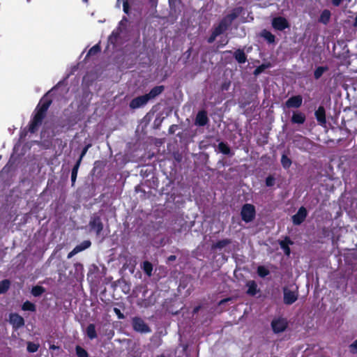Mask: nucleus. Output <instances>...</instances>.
Segmentation results:
<instances>
[{
	"mask_svg": "<svg viewBox=\"0 0 357 357\" xmlns=\"http://www.w3.org/2000/svg\"><path fill=\"white\" fill-rule=\"evenodd\" d=\"M22 309L24 311L35 312L36 310V305L29 301H25L22 306Z\"/></svg>",
	"mask_w": 357,
	"mask_h": 357,
	"instance_id": "obj_33",
	"label": "nucleus"
},
{
	"mask_svg": "<svg viewBox=\"0 0 357 357\" xmlns=\"http://www.w3.org/2000/svg\"><path fill=\"white\" fill-rule=\"evenodd\" d=\"M294 243L289 236L285 238L279 242L281 249L284 251V253L287 256H289L291 253V249L289 245H292Z\"/></svg>",
	"mask_w": 357,
	"mask_h": 357,
	"instance_id": "obj_17",
	"label": "nucleus"
},
{
	"mask_svg": "<svg viewBox=\"0 0 357 357\" xmlns=\"http://www.w3.org/2000/svg\"><path fill=\"white\" fill-rule=\"evenodd\" d=\"M143 271L144 272L148 275L151 276L152 275V271H153V265L151 262L148 261H145L143 263Z\"/></svg>",
	"mask_w": 357,
	"mask_h": 357,
	"instance_id": "obj_32",
	"label": "nucleus"
},
{
	"mask_svg": "<svg viewBox=\"0 0 357 357\" xmlns=\"http://www.w3.org/2000/svg\"><path fill=\"white\" fill-rule=\"evenodd\" d=\"M271 328L274 333H280L284 332L288 327V322L286 319L278 317L271 321Z\"/></svg>",
	"mask_w": 357,
	"mask_h": 357,
	"instance_id": "obj_5",
	"label": "nucleus"
},
{
	"mask_svg": "<svg viewBox=\"0 0 357 357\" xmlns=\"http://www.w3.org/2000/svg\"><path fill=\"white\" fill-rule=\"evenodd\" d=\"M231 243V240L229 238H224L213 243L211 245V250L215 251L217 250H222L226 246Z\"/></svg>",
	"mask_w": 357,
	"mask_h": 357,
	"instance_id": "obj_19",
	"label": "nucleus"
},
{
	"mask_svg": "<svg viewBox=\"0 0 357 357\" xmlns=\"http://www.w3.org/2000/svg\"><path fill=\"white\" fill-rule=\"evenodd\" d=\"M229 86V83L227 84V83H223L221 86V89L222 91H227L228 90V88Z\"/></svg>",
	"mask_w": 357,
	"mask_h": 357,
	"instance_id": "obj_48",
	"label": "nucleus"
},
{
	"mask_svg": "<svg viewBox=\"0 0 357 357\" xmlns=\"http://www.w3.org/2000/svg\"><path fill=\"white\" fill-rule=\"evenodd\" d=\"M217 37H218V36L216 34H214V32L212 31L211 34L208 38V40H207L208 43H213Z\"/></svg>",
	"mask_w": 357,
	"mask_h": 357,
	"instance_id": "obj_44",
	"label": "nucleus"
},
{
	"mask_svg": "<svg viewBox=\"0 0 357 357\" xmlns=\"http://www.w3.org/2000/svg\"><path fill=\"white\" fill-rule=\"evenodd\" d=\"M257 272L261 278H265L270 274L269 270L264 266H258Z\"/></svg>",
	"mask_w": 357,
	"mask_h": 357,
	"instance_id": "obj_34",
	"label": "nucleus"
},
{
	"mask_svg": "<svg viewBox=\"0 0 357 357\" xmlns=\"http://www.w3.org/2000/svg\"><path fill=\"white\" fill-rule=\"evenodd\" d=\"M79 166H80V160L79 161H77L76 163L75 164V165L73 166V169H72V171H71V182H72V185H74V184L75 183Z\"/></svg>",
	"mask_w": 357,
	"mask_h": 357,
	"instance_id": "obj_28",
	"label": "nucleus"
},
{
	"mask_svg": "<svg viewBox=\"0 0 357 357\" xmlns=\"http://www.w3.org/2000/svg\"><path fill=\"white\" fill-rule=\"evenodd\" d=\"M323 231H324V232H326V228H324V229H323Z\"/></svg>",
	"mask_w": 357,
	"mask_h": 357,
	"instance_id": "obj_57",
	"label": "nucleus"
},
{
	"mask_svg": "<svg viewBox=\"0 0 357 357\" xmlns=\"http://www.w3.org/2000/svg\"><path fill=\"white\" fill-rule=\"evenodd\" d=\"M280 162L284 169H288L292 164L291 160L285 153L282 155Z\"/></svg>",
	"mask_w": 357,
	"mask_h": 357,
	"instance_id": "obj_27",
	"label": "nucleus"
},
{
	"mask_svg": "<svg viewBox=\"0 0 357 357\" xmlns=\"http://www.w3.org/2000/svg\"><path fill=\"white\" fill-rule=\"evenodd\" d=\"M149 3L152 6L156 7L158 4V0H149Z\"/></svg>",
	"mask_w": 357,
	"mask_h": 357,
	"instance_id": "obj_49",
	"label": "nucleus"
},
{
	"mask_svg": "<svg viewBox=\"0 0 357 357\" xmlns=\"http://www.w3.org/2000/svg\"><path fill=\"white\" fill-rule=\"evenodd\" d=\"M261 36L270 44L275 42V36L269 31L264 29L261 32Z\"/></svg>",
	"mask_w": 357,
	"mask_h": 357,
	"instance_id": "obj_25",
	"label": "nucleus"
},
{
	"mask_svg": "<svg viewBox=\"0 0 357 357\" xmlns=\"http://www.w3.org/2000/svg\"><path fill=\"white\" fill-rule=\"evenodd\" d=\"M164 91L165 86L163 85L155 86L148 93H146L145 95L148 97V100H151L160 95Z\"/></svg>",
	"mask_w": 357,
	"mask_h": 357,
	"instance_id": "obj_18",
	"label": "nucleus"
},
{
	"mask_svg": "<svg viewBox=\"0 0 357 357\" xmlns=\"http://www.w3.org/2000/svg\"><path fill=\"white\" fill-rule=\"evenodd\" d=\"M52 100L50 98L43 97L41 98L34 112L28 125V132L31 134L36 133L39 127L42 125L45 119L47 110L50 107Z\"/></svg>",
	"mask_w": 357,
	"mask_h": 357,
	"instance_id": "obj_1",
	"label": "nucleus"
},
{
	"mask_svg": "<svg viewBox=\"0 0 357 357\" xmlns=\"http://www.w3.org/2000/svg\"><path fill=\"white\" fill-rule=\"evenodd\" d=\"M31 1V0H26V1H27L28 3H29Z\"/></svg>",
	"mask_w": 357,
	"mask_h": 357,
	"instance_id": "obj_58",
	"label": "nucleus"
},
{
	"mask_svg": "<svg viewBox=\"0 0 357 357\" xmlns=\"http://www.w3.org/2000/svg\"><path fill=\"white\" fill-rule=\"evenodd\" d=\"M198 310H199V307H196L194 309V312H197Z\"/></svg>",
	"mask_w": 357,
	"mask_h": 357,
	"instance_id": "obj_56",
	"label": "nucleus"
},
{
	"mask_svg": "<svg viewBox=\"0 0 357 357\" xmlns=\"http://www.w3.org/2000/svg\"><path fill=\"white\" fill-rule=\"evenodd\" d=\"M168 259H169V261H174V260H175V259H176V256H175V255H170V256L169 257Z\"/></svg>",
	"mask_w": 357,
	"mask_h": 357,
	"instance_id": "obj_52",
	"label": "nucleus"
},
{
	"mask_svg": "<svg viewBox=\"0 0 357 357\" xmlns=\"http://www.w3.org/2000/svg\"><path fill=\"white\" fill-rule=\"evenodd\" d=\"M149 101L148 97L144 94L132 99L129 103V107L132 109H136L145 106Z\"/></svg>",
	"mask_w": 357,
	"mask_h": 357,
	"instance_id": "obj_9",
	"label": "nucleus"
},
{
	"mask_svg": "<svg viewBox=\"0 0 357 357\" xmlns=\"http://www.w3.org/2000/svg\"><path fill=\"white\" fill-rule=\"evenodd\" d=\"M209 121L207 112L205 110H201L197 114L195 123L198 126H204Z\"/></svg>",
	"mask_w": 357,
	"mask_h": 357,
	"instance_id": "obj_13",
	"label": "nucleus"
},
{
	"mask_svg": "<svg viewBox=\"0 0 357 357\" xmlns=\"http://www.w3.org/2000/svg\"><path fill=\"white\" fill-rule=\"evenodd\" d=\"M272 26L275 30L284 31L289 27V23L285 17L278 16L273 19Z\"/></svg>",
	"mask_w": 357,
	"mask_h": 357,
	"instance_id": "obj_6",
	"label": "nucleus"
},
{
	"mask_svg": "<svg viewBox=\"0 0 357 357\" xmlns=\"http://www.w3.org/2000/svg\"><path fill=\"white\" fill-rule=\"evenodd\" d=\"M344 0H331V2L332 5L335 7H338L342 3Z\"/></svg>",
	"mask_w": 357,
	"mask_h": 357,
	"instance_id": "obj_45",
	"label": "nucleus"
},
{
	"mask_svg": "<svg viewBox=\"0 0 357 357\" xmlns=\"http://www.w3.org/2000/svg\"><path fill=\"white\" fill-rule=\"evenodd\" d=\"M218 150L220 153H222L225 155H231V156H232L234 155V153L231 152V150L230 147L229 146V145L224 142H221L218 144Z\"/></svg>",
	"mask_w": 357,
	"mask_h": 357,
	"instance_id": "obj_23",
	"label": "nucleus"
},
{
	"mask_svg": "<svg viewBox=\"0 0 357 357\" xmlns=\"http://www.w3.org/2000/svg\"><path fill=\"white\" fill-rule=\"evenodd\" d=\"M271 67V64L269 62L262 63L261 65L257 66L255 69V70L253 72V75L255 76H257V75H260L261 73H263L266 69L269 68Z\"/></svg>",
	"mask_w": 357,
	"mask_h": 357,
	"instance_id": "obj_26",
	"label": "nucleus"
},
{
	"mask_svg": "<svg viewBox=\"0 0 357 357\" xmlns=\"http://www.w3.org/2000/svg\"><path fill=\"white\" fill-rule=\"evenodd\" d=\"M331 13L328 9H324L320 14V16L318 19V22L327 25L331 20Z\"/></svg>",
	"mask_w": 357,
	"mask_h": 357,
	"instance_id": "obj_20",
	"label": "nucleus"
},
{
	"mask_svg": "<svg viewBox=\"0 0 357 357\" xmlns=\"http://www.w3.org/2000/svg\"><path fill=\"white\" fill-rule=\"evenodd\" d=\"M235 59L239 63H245L247 61V56L244 51L241 49H238L234 54Z\"/></svg>",
	"mask_w": 357,
	"mask_h": 357,
	"instance_id": "obj_22",
	"label": "nucleus"
},
{
	"mask_svg": "<svg viewBox=\"0 0 357 357\" xmlns=\"http://www.w3.org/2000/svg\"><path fill=\"white\" fill-rule=\"evenodd\" d=\"M314 115L317 121L320 125H324L326 123V110L324 106H319L315 111Z\"/></svg>",
	"mask_w": 357,
	"mask_h": 357,
	"instance_id": "obj_16",
	"label": "nucleus"
},
{
	"mask_svg": "<svg viewBox=\"0 0 357 357\" xmlns=\"http://www.w3.org/2000/svg\"><path fill=\"white\" fill-rule=\"evenodd\" d=\"M306 120L304 113L300 111H295L291 117V122L293 124H303Z\"/></svg>",
	"mask_w": 357,
	"mask_h": 357,
	"instance_id": "obj_15",
	"label": "nucleus"
},
{
	"mask_svg": "<svg viewBox=\"0 0 357 357\" xmlns=\"http://www.w3.org/2000/svg\"><path fill=\"white\" fill-rule=\"evenodd\" d=\"M26 134V132L24 130V132H22L20 135V137L22 138L23 137H25Z\"/></svg>",
	"mask_w": 357,
	"mask_h": 357,
	"instance_id": "obj_53",
	"label": "nucleus"
},
{
	"mask_svg": "<svg viewBox=\"0 0 357 357\" xmlns=\"http://www.w3.org/2000/svg\"><path fill=\"white\" fill-rule=\"evenodd\" d=\"M91 245V242L89 240H86L82 242L80 244L76 245V248L78 252H82L87 248H89Z\"/></svg>",
	"mask_w": 357,
	"mask_h": 357,
	"instance_id": "obj_35",
	"label": "nucleus"
},
{
	"mask_svg": "<svg viewBox=\"0 0 357 357\" xmlns=\"http://www.w3.org/2000/svg\"><path fill=\"white\" fill-rule=\"evenodd\" d=\"M350 351L353 354H357V339L350 344Z\"/></svg>",
	"mask_w": 357,
	"mask_h": 357,
	"instance_id": "obj_43",
	"label": "nucleus"
},
{
	"mask_svg": "<svg viewBox=\"0 0 357 357\" xmlns=\"http://www.w3.org/2000/svg\"><path fill=\"white\" fill-rule=\"evenodd\" d=\"M265 183L267 187H272L275 183V178L273 175H268L265 180Z\"/></svg>",
	"mask_w": 357,
	"mask_h": 357,
	"instance_id": "obj_40",
	"label": "nucleus"
},
{
	"mask_svg": "<svg viewBox=\"0 0 357 357\" xmlns=\"http://www.w3.org/2000/svg\"><path fill=\"white\" fill-rule=\"evenodd\" d=\"M328 70V66H319L314 71V77L315 79H319L323 74Z\"/></svg>",
	"mask_w": 357,
	"mask_h": 357,
	"instance_id": "obj_29",
	"label": "nucleus"
},
{
	"mask_svg": "<svg viewBox=\"0 0 357 357\" xmlns=\"http://www.w3.org/2000/svg\"><path fill=\"white\" fill-rule=\"evenodd\" d=\"M78 252H79L77 250L76 247H75L73 248V250L68 253V258L70 259V258L73 257L75 255L77 254Z\"/></svg>",
	"mask_w": 357,
	"mask_h": 357,
	"instance_id": "obj_46",
	"label": "nucleus"
},
{
	"mask_svg": "<svg viewBox=\"0 0 357 357\" xmlns=\"http://www.w3.org/2000/svg\"><path fill=\"white\" fill-rule=\"evenodd\" d=\"M75 352L77 357H89L88 352L79 345L76 346Z\"/></svg>",
	"mask_w": 357,
	"mask_h": 357,
	"instance_id": "obj_36",
	"label": "nucleus"
},
{
	"mask_svg": "<svg viewBox=\"0 0 357 357\" xmlns=\"http://www.w3.org/2000/svg\"><path fill=\"white\" fill-rule=\"evenodd\" d=\"M120 37V33L119 31H113L111 35L109 36L108 40L112 44L115 45Z\"/></svg>",
	"mask_w": 357,
	"mask_h": 357,
	"instance_id": "obj_37",
	"label": "nucleus"
},
{
	"mask_svg": "<svg viewBox=\"0 0 357 357\" xmlns=\"http://www.w3.org/2000/svg\"><path fill=\"white\" fill-rule=\"evenodd\" d=\"M89 227L91 231H93L97 236H99L104 228L100 216L97 213H93L90 218Z\"/></svg>",
	"mask_w": 357,
	"mask_h": 357,
	"instance_id": "obj_3",
	"label": "nucleus"
},
{
	"mask_svg": "<svg viewBox=\"0 0 357 357\" xmlns=\"http://www.w3.org/2000/svg\"><path fill=\"white\" fill-rule=\"evenodd\" d=\"M298 294L297 291H293L287 287L283 289V301L286 305H291L298 300Z\"/></svg>",
	"mask_w": 357,
	"mask_h": 357,
	"instance_id": "obj_7",
	"label": "nucleus"
},
{
	"mask_svg": "<svg viewBox=\"0 0 357 357\" xmlns=\"http://www.w3.org/2000/svg\"><path fill=\"white\" fill-rule=\"evenodd\" d=\"M303 98L301 95L293 96L285 102L287 108H299L302 105Z\"/></svg>",
	"mask_w": 357,
	"mask_h": 357,
	"instance_id": "obj_11",
	"label": "nucleus"
},
{
	"mask_svg": "<svg viewBox=\"0 0 357 357\" xmlns=\"http://www.w3.org/2000/svg\"><path fill=\"white\" fill-rule=\"evenodd\" d=\"M45 292V289L39 285H36L32 287L31 294L35 297H38Z\"/></svg>",
	"mask_w": 357,
	"mask_h": 357,
	"instance_id": "obj_31",
	"label": "nucleus"
},
{
	"mask_svg": "<svg viewBox=\"0 0 357 357\" xmlns=\"http://www.w3.org/2000/svg\"><path fill=\"white\" fill-rule=\"evenodd\" d=\"M231 298H223L221 301H220V302L218 303V305H223V304L227 303L229 301H231Z\"/></svg>",
	"mask_w": 357,
	"mask_h": 357,
	"instance_id": "obj_47",
	"label": "nucleus"
},
{
	"mask_svg": "<svg viewBox=\"0 0 357 357\" xmlns=\"http://www.w3.org/2000/svg\"><path fill=\"white\" fill-rule=\"evenodd\" d=\"M113 311L117 316L118 319H123L125 318L124 314L121 312L120 309L117 307H114Z\"/></svg>",
	"mask_w": 357,
	"mask_h": 357,
	"instance_id": "obj_42",
	"label": "nucleus"
},
{
	"mask_svg": "<svg viewBox=\"0 0 357 357\" xmlns=\"http://www.w3.org/2000/svg\"><path fill=\"white\" fill-rule=\"evenodd\" d=\"M132 326L135 331L140 333H149L151 332V329L149 325L139 317H135L132 319Z\"/></svg>",
	"mask_w": 357,
	"mask_h": 357,
	"instance_id": "obj_4",
	"label": "nucleus"
},
{
	"mask_svg": "<svg viewBox=\"0 0 357 357\" xmlns=\"http://www.w3.org/2000/svg\"><path fill=\"white\" fill-rule=\"evenodd\" d=\"M154 303H155V301H154L153 303H151V302H148V303H146V302H145L144 305H145V306H149V305H153V304H154Z\"/></svg>",
	"mask_w": 357,
	"mask_h": 357,
	"instance_id": "obj_54",
	"label": "nucleus"
},
{
	"mask_svg": "<svg viewBox=\"0 0 357 357\" xmlns=\"http://www.w3.org/2000/svg\"><path fill=\"white\" fill-rule=\"evenodd\" d=\"M247 294L250 296H255L258 291L257 284L255 281L250 280L247 283Z\"/></svg>",
	"mask_w": 357,
	"mask_h": 357,
	"instance_id": "obj_24",
	"label": "nucleus"
},
{
	"mask_svg": "<svg viewBox=\"0 0 357 357\" xmlns=\"http://www.w3.org/2000/svg\"><path fill=\"white\" fill-rule=\"evenodd\" d=\"M39 347H40L39 344H36V343L31 342H27L26 349L29 353L36 352L38 350Z\"/></svg>",
	"mask_w": 357,
	"mask_h": 357,
	"instance_id": "obj_38",
	"label": "nucleus"
},
{
	"mask_svg": "<svg viewBox=\"0 0 357 357\" xmlns=\"http://www.w3.org/2000/svg\"><path fill=\"white\" fill-rule=\"evenodd\" d=\"M101 48L99 44H96L93 46L88 52L87 56L96 55L100 52Z\"/></svg>",
	"mask_w": 357,
	"mask_h": 357,
	"instance_id": "obj_39",
	"label": "nucleus"
},
{
	"mask_svg": "<svg viewBox=\"0 0 357 357\" xmlns=\"http://www.w3.org/2000/svg\"><path fill=\"white\" fill-rule=\"evenodd\" d=\"M256 215V210L254 205L251 204H245L243 205L241 211V216L245 222H252Z\"/></svg>",
	"mask_w": 357,
	"mask_h": 357,
	"instance_id": "obj_2",
	"label": "nucleus"
},
{
	"mask_svg": "<svg viewBox=\"0 0 357 357\" xmlns=\"http://www.w3.org/2000/svg\"><path fill=\"white\" fill-rule=\"evenodd\" d=\"M91 146V144H86L82 150V152L80 153V155H79V159L77 160V161H79L80 160V163L82 162V158H84V156L86 155V153H87L89 149Z\"/></svg>",
	"mask_w": 357,
	"mask_h": 357,
	"instance_id": "obj_41",
	"label": "nucleus"
},
{
	"mask_svg": "<svg viewBox=\"0 0 357 357\" xmlns=\"http://www.w3.org/2000/svg\"><path fill=\"white\" fill-rule=\"evenodd\" d=\"M86 335L87 337L93 340L98 337V335L96 330V326L94 324H89L86 328Z\"/></svg>",
	"mask_w": 357,
	"mask_h": 357,
	"instance_id": "obj_21",
	"label": "nucleus"
},
{
	"mask_svg": "<svg viewBox=\"0 0 357 357\" xmlns=\"http://www.w3.org/2000/svg\"><path fill=\"white\" fill-rule=\"evenodd\" d=\"M307 215V209L304 206H301L298 208L297 213L292 215L291 220L294 225H301L305 220Z\"/></svg>",
	"mask_w": 357,
	"mask_h": 357,
	"instance_id": "obj_8",
	"label": "nucleus"
},
{
	"mask_svg": "<svg viewBox=\"0 0 357 357\" xmlns=\"http://www.w3.org/2000/svg\"><path fill=\"white\" fill-rule=\"evenodd\" d=\"M243 8L241 6L236 7L229 14L225 15L223 19L231 25L232 22L243 13Z\"/></svg>",
	"mask_w": 357,
	"mask_h": 357,
	"instance_id": "obj_12",
	"label": "nucleus"
},
{
	"mask_svg": "<svg viewBox=\"0 0 357 357\" xmlns=\"http://www.w3.org/2000/svg\"><path fill=\"white\" fill-rule=\"evenodd\" d=\"M230 26L231 25L222 18L218 26H214L213 31L214 32V34H216L218 36L224 33Z\"/></svg>",
	"mask_w": 357,
	"mask_h": 357,
	"instance_id": "obj_14",
	"label": "nucleus"
},
{
	"mask_svg": "<svg viewBox=\"0 0 357 357\" xmlns=\"http://www.w3.org/2000/svg\"><path fill=\"white\" fill-rule=\"evenodd\" d=\"M353 26L354 27H357V15L354 18V21L353 22Z\"/></svg>",
	"mask_w": 357,
	"mask_h": 357,
	"instance_id": "obj_51",
	"label": "nucleus"
},
{
	"mask_svg": "<svg viewBox=\"0 0 357 357\" xmlns=\"http://www.w3.org/2000/svg\"><path fill=\"white\" fill-rule=\"evenodd\" d=\"M59 349V347L56 346V345H54V344H51L50 346V349H51V350H56V349Z\"/></svg>",
	"mask_w": 357,
	"mask_h": 357,
	"instance_id": "obj_50",
	"label": "nucleus"
},
{
	"mask_svg": "<svg viewBox=\"0 0 357 357\" xmlns=\"http://www.w3.org/2000/svg\"><path fill=\"white\" fill-rule=\"evenodd\" d=\"M227 43H228V40H225V43H223V44L220 45V46H224V45H225Z\"/></svg>",
	"mask_w": 357,
	"mask_h": 357,
	"instance_id": "obj_55",
	"label": "nucleus"
},
{
	"mask_svg": "<svg viewBox=\"0 0 357 357\" xmlns=\"http://www.w3.org/2000/svg\"><path fill=\"white\" fill-rule=\"evenodd\" d=\"M10 287V281L8 279L0 281V294H5Z\"/></svg>",
	"mask_w": 357,
	"mask_h": 357,
	"instance_id": "obj_30",
	"label": "nucleus"
},
{
	"mask_svg": "<svg viewBox=\"0 0 357 357\" xmlns=\"http://www.w3.org/2000/svg\"><path fill=\"white\" fill-rule=\"evenodd\" d=\"M10 323L12 324L14 330L22 328L25 324L24 318L17 313L10 314Z\"/></svg>",
	"mask_w": 357,
	"mask_h": 357,
	"instance_id": "obj_10",
	"label": "nucleus"
}]
</instances>
